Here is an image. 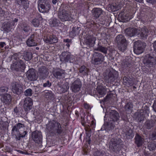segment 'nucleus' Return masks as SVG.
I'll use <instances>...</instances> for the list:
<instances>
[{"label": "nucleus", "instance_id": "nucleus-7", "mask_svg": "<svg viewBox=\"0 0 156 156\" xmlns=\"http://www.w3.org/2000/svg\"><path fill=\"white\" fill-rule=\"evenodd\" d=\"M105 56L99 52H95L93 54L92 62L94 65L101 64L104 60Z\"/></svg>", "mask_w": 156, "mask_h": 156}, {"label": "nucleus", "instance_id": "nucleus-56", "mask_svg": "<svg viewBox=\"0 0 156 156\" xmlns=\"http://www.w3.org/2000/svg\"><path fill=\"white\" fill-rule=\"evenodd\" d=\"M122 65L123 67L126 69L127 68H130L132 66V65L129 62L126 61L124 62Z\"/></svg>", "mask_w": 156, "mask_h": 156}, {"label": "nucleus", "instance_id": "nucleus-48", "mask_svg": "<svg viewBox=\"0 0 156 156\" xmlns=\"http://www.w3.org/2000/svg\"><path fill=\"white\" fill-rule=\"evenodd\" d=\"M16 63L17 65H19V66L20 67L22 70L23 71L26 68L25 64L23 61L22 60H19L18 61H16Z\"/></svg>", "mask_w": 156, "mask_h": 156}, {"label": "nucleus", "instance_id": "nucleus-35", "mask_svg": "<svg viewBox=\"0 0 156 156\" xmlns=\"http://www.w3.org/2000/svg\"><path fill=\"white\" fill-rule=\"evenodd\" d=\"M135 144L138 147L141 146L144 142L143 139L138 134H136L135 137Z\"/></svg>", "mask_w": 156, "mask_h": 156}, {"label": "nucleus", "instance_id": "nucleus-22", "mask_svg": "<svg viewBox=\"0 0 156 156\" xmlns=\"http://www.w3.org/2000/svg\"><path fill=\"white\" fill-rule=\"evenodd\" d=\"M137 33V29L135 28L129 27L125 30V33L126 35L130 37L134 36Z\"/></svg>", "mask_w": 156, "mask_h": 156}, {"label": "nucleus", "instance_id": "nucleus-31", "mask_svg": "<svg viewBox=\"0 0 156 156\" xmlns=\"http://www.w3.org/2000/svg\"><path fill=\"white\" fill-rule=\"evenodd\" d=\"M115 41L118 44L128 43L129 40H127L125 36L121 34L117 36L115 38Z\"/></svg>", "mask_w": 156, "mask_h": 156}, {"label": "nucleus", "instance_id": "nucleus-28", "mask_svg": "<svg viewBox=\"0 0 156 156\" xmlns=\"http://www.w3.org/2000/svg\"><path fill=\"white\" fill-rule=\"evenodd\" d=\"M96 40V38L95 37L90 36L86 39L85 43L88 47H92L94 45Z\"/></svg>", "mask_w": 156, "mask_h": 156}, {"label": "nucleus", "instance_id": "nucleus-39", "mask_svg": "<svg viewBox=\"0 0 156 156\" xmlns=\"http://www.w3.org/2000/svg\"><path fill=\"white\" fill-rule=\"evenodd\" d=\"M154 122L153 120H147L144 123L145 128L148 129H150L154 126Z\"/></svg>", "mask_w": 156, "mask_h": 156}, {"label": "nucleus", "instance_id": "nucleus-9", "mask_svg": "<svg viewBox=\"0 0 156 156\" xmlns=\"http://www.w3.org/2000/svg\"><path fill=\"white\" fill-rule=\"evenodd\" d=\"M32 140L36 143L41 144L42 142V135L41 132L37 130L35 131L32 133Z\"/></svg>", "mask_w": 156, "mask_h": 156}, {"label": "nucleus", "instance_id": "nucleus-34", "mask_svg": "<svg viewBox=\"0 0 156 156\" xmlns=\"http://www.w3.org/2000/svg\"><path fill=\"white\" fill-rule=\"evenodd\" d=\"M20 26L21 30L25 33H28L30 29V26L27 23L24 22L21 24Z\"/></svg>", "mask_w": 156, "mask_h": 156}, {"label": "nucleus", "instance_id": "nucleus-41", "mask_svg": "<svg viewBox=\"0 0 156 156\" xmlns=\"http://www.w3.org/2000/svg\"><path fill=\"white\" fill-rule=\"evenodd\" d=\"M133 104L131 102L127 103L124 106L125 111L131 113L133 111Z\"/></svg>", "mask_w": 156, "mask_h": 156}, {"label": "nucleus", "instance_id": "nucleus-36", "mask_svg": "<svg viewBox=\"0 0 156 156\" xmlns=\"http://www.w3.org/2000/svg\"><path fill=\"white\" fill-rule=\"evenodd\" d=\"M60 24V22L57 18H53L49 22L50 26L51 27H56L58 26Z\"/></svg>", "mask_w": 156, "mask_h": 156}, {"label": "nucleus", "instance_id": "nucleus-13", "mask_svg": "<svg viewBox=\"0 0 156 156\" xmlns=\"http://www.w3.org/2000/svg\"><path fill=\"white\" fill-rule=\"evenodd\" d=\"M58 16L62 21H69L72 18L69 12L64 10H62L58 13Z\"/></svg>", "mask_w": 156, "mask_h": 156}, {"label": "nucleus", "instance_id": "nucleus-46", "mask_svg": "<svg viewBox=\"0 0 156 156\" xmlns=\"http://www.w3.org/2000/svg\"><path fill=\"white\" fill-rule=\"evenodd\" d=\"M145 114L141 112L140 111V112H138L137 114L136 119L139 122H141L142 121L144 120L145 117Z\"/></svg>", "mask_w": 156, "mask_h": 156}, {"label": "nucleus", "instance_id": "nucleus-42", "mask_svg": "<svg viewBox=\"0 0 156 156\" xmlns=\"http://www.w3.org/2000/svg\"><path fill=\"white\" fill-rule=\"evenodd\" d=\"M97 90L101 97L105 95L107 92L106 89L101 86H99L97 87Z\"/></svg>", "mask_w": 156, "mask_h": 156}, {"label": "nucleus", "instance_id": "nucleus-53", "mask_svg": "<svg viewBox=\"0 0 156 156\" xmlns=\"http://www.w3.org/2000/svg\"><path fill=\"white\" fill-rule=\"evenodd\" d=\"M63 42L65 43V45L69 48L70 45L72 44V40L69 39H66L63 40Z\"/></svg>", "mask_w": 156, "mask_h": 156}, {"label": "nucleus", "instance_id": "nucleus-16", "mask_svg": "<svg viewBox=\"0 0 156 156\" xmlns=\"http://www.w3.org/2000/svg\"><path fill=\"white\" fill-rule=\"evenodd\" d=\"M109 121H112L114 123H116V125L118 124L119 119V113L115 110H111L109 112Z\"/></svg>", "mask_w": 156, "mask_h": 156}, {"label": "nucleus", "instance_id": "nucleus-5", "mask_svg": "<svg viewBox=\"0 0 156 156\" xmlns=\"http://www.w3.org/2000/svg\"><path fill=\"white\" fill-rule=\"evenodd\" d=\"M38 9L42 13H47L50 9L51 6L48 1L45 0H38Z\"/></svg>", "mask_w": 156, "mask_h": 156}, {"label": "nucleus", "instance_id": "nucleus-18", "mask_svg": "<svg viewBox=\"0 0 156 156\" xmlns=\"http://www.w3.org/2000/svg\"><path fill=\"white\" fill-rule=\"evenodd\" d=\"M48 70L45 66H41L39 68L38 75L40 79H45L48 77Z\"/></svg>", "mask_w": 156, "mask_h": 156}, {"label": "nucleus", "instance_id": "nucleus-59", "mask_svg": "<svg viewBox=\"0 0 156 156\" xmlns=\"http://www.w3.org/2000/svg\"><path fill=\"white\" fill-rule=\"evenodd\" d=\"M7 126V123L2 121H0V128L1 129H5Z\"/></svg>", "mask_w": 156, "mask_h": 156}, {"label": "nucleus", "instance_id": "nucleus-11", "mask_svg": "<svg viewBox=\"0 0 156 156\" xmlns=\"http://www.w3.org/2000/svg\"><path fill=\"white\" fill-rule=\"evenodd\" d=\"M82 87V83L80 80L77 78L71 84L70 89L74 93L79 92Z\"/></svg>", "mask_w": 156, "mask_h": 156}, {"label": "nucleus", "instance_id": "nucleus-25", "mask_svg": "<svg viewBox=\"0 0 156 156\" xmlns=\"http://www.w3.org/2000/svg\"><path fill=\"white\" fill-rule=\"evenodd\" d=\"M25 126L24 124L18 123L12 127V134L17 135L20 132L19 129L21 128H25Z\"/></svg>", "mask_w": 156, "mask_h": 156}, {"label": "nucleus", "instance_id": "nucleus-64", "mask_svg": "<svg viewBox=\"0 0 156 156\" xmlns=\"http://www.w3.org/2000/svg\"><path fill=\"white\" fill-rule=\"evenodd\" d=\"M152 44L154 51L156 53V40L152 43Z\"/></svg>", "mask_w": 156, "mask_h": 156}, {"label": "nucleus", "instance_id": "nucleus-20", "mask_svg": "<svg viewBox=\"0 0 156 156\" xmlns=\"http://www.w3.org/2000/svg\"><path fill=\"white\" fill-rule=\"evenodd\" d=\"M93 16L96 19L102 17L104 11L100 8H95L92 10Z\"/></svg>", "mask_w": 156, "mask_h": 156}, {"label": "nucleus", "instance_id": "nucleus-52", "mask_svg": "<svg viewBox=\"0 0 156 156\" xmlns=\"http://www.w3.org/2000/svg\"><path fill=\"white\" fill-rule=\"evenodd\" d=\"M140 111L143 114H148L149 112V107L146 105L144 106H143L142 107V109Z\"/></svg>", "mask_w": 156, "mask_h": 156}, {"label": "nucleus", "instance_id": "nucleus-30", "mask_svg": "<svg viewBox=\"0 0 156 156\" xmlns=\"http://www.w3.org/2000/svg\"><path fill=\"white\" fill-rule=\"evenodd\" d=\"M90 126H89L85 127V129L86 131V141L90 144V137L91 135V129Z\"/></svg>", "mask_w": 156, "mask_h": 156}, {"label": "nucleus", "instance_id": "nucleus-23", "mask_svg": "<svg viewBox=\"0 0 156 156\" xmlns=\"http://www.w3.org/2000/svg\"><path fill=\"white\" fill-rule=\"evenodd\" d=\"M57 122V121L54 120H50L48 121V123L46 125V128L49 132L51 133Z\"/></svg>", "mask_w": 156, "mask_h": 156}, {"label": "nucleus", "instance_id": "nucleus-1", "mask_svg": "<svg viewBox=\"0 0 156 156\" xmlns=\"http://www.w3.org/2000/svg\"><path fill=\"white\" fill-rule=\"evenodd\" d=\"M121 141L119 137L112 138L109 144V149L110 151L117 154H119L121 150L122 147L120 144Z\"/></svg>", "mask_w": 156, "mask_h": 156}, {"label": "nucleus", "instance_id": "nucleus-61", "mask_svg": "<svg viewBox=\"0 0 156 156\" xmlns=\"http://www.w3.org/2000/svg\"><path fill=\"white\" fill-rule=\"evenodd\" d=\"M51 85V83L50 82L49 80H48L45 83H43V86L44 87H50Z\"/></svg>", "mask_w": 156, "mask_h": 156}, {"label": "nucleus", "instance_id": "nucleus-38", "mask_svg": "<svg viewBox=\"0 0 156 156\" xmlns=\"http://www.w3.org/2000/svg\"><path fill=\"white\" fill-rule=\"evenodd\" d=\"M79 72L83 76H87L88 75L89 69L84 65L81 66L79 69Z\"/></svg>", "mask_w": 156, "mask_h": 156}, {"label": "nucleus", "instance_id": "nucleus-21", "mask_svg": "<svg viewBox=\"0 0 156 156\" xmlns=\"http://www.w3.org/2000/svg\"><path fill=\"white\" fill-rule=\"evenodd\" d=\"M45 42L50 44L55 43L58 41V38L56 35L52 34L47 36L44 38Z\"/></svg>", "mask_w": 156, "mask_h": 156}, {"label": "nucleus", "instance_id": "nucleus-60", "mask_svg": "<svg viewBox=\"0 0 156 156\" xmlns=\"http://www.w3.org/2000/svg\"><path fill=\"white\" fill-rule=\"evenodd\" d=\"M150 138L152 140L156 139V129H154L152 133L150 135Z\"/></svg>", "mask_w": 156, "mask_h": 156}, {"label": "nucleus", "instance_id": "nucleus-62", "mask_svg": "<svg viewBox=\"0 0 156 156\" xmlns=\"http://www.w3.org/2000/svg\"><path fill=\"white\" fill-rule=\"evenodd\" d=\"M109 7L113 11H115L117 10L118 6L116 4H113L110 5Z\"/></svg>", "mask_w": 156, "mask_h": 156}, {"label": "nucleus", "instance_id": "nucleus-29", "mask_svg": "<svg viewBox=\"0 0 156 156\" xmlns=\"http://www.w3.org/2000/svg\"><path fill=\"white\" fill-rule=\"evenodd\" d=\"M62 131L63 130L61 124L58 122L51 133L57 135H59L62 133Z\"/></svg>", "mask_w": 156, "mask_h": 156}, {"label": "nucleus", "instance_id": "nucleus-24", "mask_svg": "<svg viewBox=\"0 0 156 156\" xmlns=\"http://www.w3.org/2000/svg\"><path fill=\"white\" fill-rule=\"evenodd\" d=\"M116 123L111 121H109L106 124H104V127L105 129L108 132L114 131L115 127V125H116Z\"/></svg>", "mask_w": 156, "mask_h": 156}, {"label": "nucleus", "instance_id": "nucleus-37", "mask_svg": "<svg viewBox=\"0 0 156 156\" xmlns=\"http://www.w3.org/2000/svg\"><path fill=\"white\" fill-rule=\"evenodd\" d=\"M81 30V27H74L72 28V30L69 33L70 36L73 37L77 34H79L80 31Z\"/></svg>", "mask_w": 156, "mask_h": 156}, {"label": "nucleus", "instance_id": "nucleus-55", "mask_svg": "<svg viewBox=\"0 0 156 156\" xmlns=\"http://www.w3.org/2000/svg\"><path fill=\"white\" fill-rule=\"evenodd\" d=\"M32 91L31 89L29 88L24 92V94L26 96H30L32 94Z\"/></svg>", "mask_w": 156, "mask_h": 156}, {"label": "nucleus", "instance_id": "nucleus-43", "mask_svg": "<svg viewBox=\"0 0 156 156\" xmlns=\"http://www.w3.org/2000/svg\"><path fill=\"white\" fill-rule=\"evenodd\" d=\"M19 66V65H17L16 62H15L11 65L10 68L13 71L16 72L23 71L20 68V67Z\"/></svg>", "mask_w": 156, "mask_h": 156}, {"label": "nucleus", "instance_id": "nucleus-49", "mask_svg": "<svg viewBox=\"0 0 156 156\" xmlns=\"http://www.w3.org/2000/svg\"><path fill=\"white\" fill-rule=\"evenodd\" d=\"M23 58L26 61H29L32 58V54L30 52H26L24 55Z\"/></svg>", "mask_w": 156, "mask_h": 156}, {"label": "nucleus", "instance_id": "nucleus-45", "mask_svg": "<svg viewBox=\"0 0 156 156\" xmlns=\"http://www.w3.org/2000/svg\"><path fill=\"white\" fill-rule=\"evenodd\" d=\"M128 43H122L118 44V48L120 51L122 52H124L127 49Z\"/></svg>", "mask_w": 156, "mask_h": 156}, {"label": "nucleus", "instance_id": "nucleus-51", "mask_svg": "<svg viewBox=\"0 0 156 156\" xmlns=\"http://www.w3.org/2000/svg\"><path fill=\"white\" fill-rule=\"evenodd\" d=\"M31 23L34 27H38L40 25L39 20L38 19H34L32 20Z\"/></svg>", "mask_w": 156, "mask_h": 156}, {"label": "nucleus", "instance_id": "nucleus-8", "mask_svg": "<svg viewBox=\"0 0 156 156\" xmlns=\"http://www.w3.org/2000/svg\"><path fill=\"white\" fill-rule=\"evenodd\" d=\"M38 37L37 33H34L32 34L26 41L27 46L31 47L37 45L38 42Z\"/></svg>", "mask_w": 156, "mask_h": 156}, {"label": "nucleus", "instance_id": "nucleus-27", "mask_svg": "<svg viewBox=\"0 0 156 156\" xmlns=\"http://www.w3.org/2000/svg\"><path fill=\"white\" fill-rule=\"evenodd\" d=\"M69 88V83L65 82L64 84L61 86L59 85L58 88V90L60 93H64L67 92Z\"/></svg>", "mask_w": 156, "mask_h": 156}, {"label": "nucleus", "instance_id": "nucleus-63", "mask_svg": "<svg viewBox=\"0 0 156 156\" xmlns=\"http://www.w3.org/2000/svg\"><path fill=\"white\" fill-rule=\"evenodd\" d=\"M113 96V94L112 93H110L109 94H107L105 97V99L106 100H108L110 98H111Z\"/></svg>", "mask_w": 156, "mask_h": 156}, {"label": "nucleus", "instance_id": "nucleus-40", "mask_svg": "<svg viewBox=\"0 0 156 156\" xmlns=\"http://www.w3.org/2000/svg\"><path fill=\"white\" fill-rule=\"evenodd\" d=\"M45 97L49 100H53L54 98L55 95L51 90H45Z\"/></svg>", "mask_w": 156, "mask_h": 156}, {"label": "nucleus", "instance_id": "nucleus-54", "mask_svg": "<svg viewBox=\"0 0 156 156\" xmlns=\"http://www.w3.org/2000/svg\"><path fill=\"white\" fill-rule=\"evenodd\" d=\"M8 88L7 87H0V96H2L3 93H6L8 91Z\"/></svg>", "mask_w": 156, "mask_h": 156}, {"label": "nucleus", "instance_id": "nucleus-3", "mask_svg": "<svg viewBox=\"0 0 156 156\" xmlns=\"http://www.w3.org/2000/svg\"><path fill=\"white\" fill-rule=\"evenodd\" d=\"M104 76L105 81L107 83H111L117 78L118 74L117 71L112 70L107 71L105 74H104Z\"/></svg>", "mask_w": 156, "mask_h": 156}, {"label": "nucleus", "instance_id": "nucleus-47", "mask_svg": "<svg viewBox=\"0 0 156 156\" xmlns=\"http://www.w3.org/2000/svg\"><path fill=\"white\" fill-rule=\"evenodd\" d=\"M104 155H105V156H108L105 154V151H101L97 150L95 151L93 153L94 156H103Z\"/></svg>", "mask_w": 156, "mask_h": 156}, {"label": "nucleus", "instance_id": "nucleus-26", "mask_svg": "<svg viewBox=\"0 0 156 156\" xmlns=\"http://www.w3.org/2000/svg\"><path fill=\"white\" fill-rule=\"evenodd\" d=\"M2 96L1 100L3 103L7 105L10 104L12 100V98L10 94L6 93L3 94Z\"/></svg>", "mask_w": 156, "mask_h": 156}, {"label": "nucleus", "instance_id": "nucleus-58", "mask_svg": "<svg viewBox=\"0 0 156 156\" xmlns=\"http://www.w3.org/2000/svg\"><path fill=\"white\" fill-rule=\"evenodd\" d=\"M148 146L150 151L153 150L156 148V144L151 142L149 144Z\"/></svg>", "mask_w": 156, "mask_h": 156}, {"label": "nucleus", "instance_id": "nucleus-4", "mask_svg": "<svg viewBox=\"0 0 156 156\" xmlns=\"http://www.w3.org/2000/svg\"><path fill=\"white\" fill-rule=\"evenodd\" d=\"M143 63L148 67H153L156 64V57L150 54H147L144 57Z\"/></svg>", "mask_w": 156, "mask_h": 156}, {"label": "nucleus", "instance_id": "nucleus-19", "mask_svg": "<svg viewBox=\"0 0 156 156\" xmlns=\"http://www.w3.org/2000/svg\"><path fill=\"white\" fill-rule=\"evenodd\" d=\"M148 30L145 27L137 30V35L138 37L142 39H146L148 36Z\"/></svg>", "mask_w": 156, "mask_h": 156}, {"label": "nucleus", "instance_id": "nucleus-12", "mask_svg": "<svg viewBox=\"0 0 156 156\" xmlns=\"http://www.w3.org/2000/svg\"><path fill=\"white\" fill-rule=\"evenodd\" d=\"M11 88L13 93L18 95L21 94L23 92L22 86L17 82L12 83Z\"/></svg>", "mask_w": 156, "mask_h": 156}, {"label": "nucleus", "instance_id": "nucleus-57", "mask_svg": "<svg viewBox=\"0 0 156 156\" xmlns=\"http://www.w3.org/2000/svg\"><path fill=\"white\" fill-rule=\"evenodd\" d=\"M20 56H21L20 53L17 54L15 53L13 54L12 56V59L16 60V61H18V60H20Z\"/></svg>", "mask_w": 156, "mask_h": 156}, {"label": "nucleus", "instance_id": "nucleus-33", "mask_svg": "<svg viewBox=\"0 0 156 156\" xmlns=\"http://www.w3.org/2000/svg\"><path fill=\"white\" fill-rule=\"evenodd\" d=\"M94 50L100 51L105 54H106L107 53V50L108 48H107L103 47L102 45H99V43H98L97 46H95L94 48Z\"/></svg>", "mask_w": 156, "mask_h": 156}, {"label": "nucleus", "instance_id": "nucleus-17", "mask_svg": "<svg viewBox=\"0 0 156 156\" xmlns=\"http://www.w3.org/2000/svg\"><path fill=\"white\" fill-rule=\"evenodd\" d=\"M33 101L32 99L27 97L24 101L23 107L25 111L27 112L31 110L32 107Z\"/></svg>", "mask_w": 156, "mask_h": 156}, {"label": "nucleus", "instance_id": "nucleus-6", "mask_svg": "<svg viewBox=\"0 0 156 156\" xmlns=\"http://www.w3.org/2000/svg\"><path fill=\"white\" fill-rule=\"evenodd\" d=\"M60 58V61L63 63H73L75 61L74 56L68 51L62 52Z\"/></svg>", "mask_w": 156, "mask_h": 156}, {"label": "nucleus", "instance_id": "nucleus-14", "mask_svg": "<svg viewBox=\"0 0 156 156\" xmlns=\"http://www.w3.org/2000/svg\"><path fill=\"white\" fill-rule=\"evenodd\" d=\"M27 77L28 80L34 81L38 78L35 70L33 68L30 69L27 72Z\"/></svg>", "mask_w": 156, "mask_h": 156}, {"label": "nucleus", "instance_id": "nucleus-10", "mask_svg": "<svg viewBox=\"0 0 156 156\" xmlns=\"http://www.w3.org/2000/svg\"><path fill=\"white\" fill-rule=\"evenodd\" d=\"M52 74L55 78L60 80L65 78V72L64 70L56 68L53 69Z\"/></svg>", "mask_w": 156, "mask_h": 156}, {"label": "nucleus", "instance_id": "nucleus-44", "mask_svg": "<svg viewBox=\"0 0 156 156\" xmlns=\"http://www.w3.org/2000/svg\"><path fill=\"white\" fill-rule=\"evenodd\" d=\"M27 132L26 130H24L23 133H21L20 132L17 135H16V139L18 140H20L21 138L24 137L27 134Z\"/></svg>", "mask_w": 156, "mask_h": 156}, {"label": "nucleus", "instance_id": "nucleus-2", "mask_svg": "<svg viewBox=\"0 0 156 156\" xmlns=\"http://www.w3.org/2000/svg\"><path fill=\"white\" fill-rule=\"evenodd\" d=\"M146 46L145 42L140 40L134 42L133 46L134 52L137 55L142 53L144 51Z\"/></svg>", "mask_w": 156, "mask_h": 156}, {"label": "nucleus", "instance_id": "nucleus-50", "mask_svg": "<svg viewBox=\"0 0 156 156\" xmlns=\"http://www.w3.org/2000/svg\"><path fill=\"white\" fill-rule=\"evenodd\" d=\"M2 28L4 31L8 32L10 30V25L8 22H5L3 24Z\"/></svg>", "mask_w": 156, "mask_h": 156}, {"label": "nucleus", "instance_id": "nucleus-32", "mask_svg": "<svg viewBox=\"0 0 156 156\" xmlns=\"http://www.w3.org/2000/svg\"><path fill=\"white\" fill-rule=\"evenodd\" d=\"M16 3L23 8L26 9L29 7V3L28 0H16Z\"/></svg>", "mask_w": 156, "mask_h": 156}, {"label": "nucleus", "instance_id": "nucleus-15", "mask_svg": "<svg viewBox=\"0 0 156 156\" xmlns=\"http://www.w3.org/2000/svg\"><path fill=\"white\" fill-rule=\"evenodd\" d=\"M122 134L124 137L127 139L132 138L134 136L132 130L129 126H125L123 128Z\"/></svg>", "mask_w": 156, "mask_h": 156}]
</instances>
